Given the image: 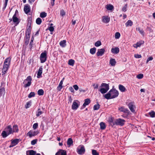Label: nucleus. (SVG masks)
I'll return each mask as SVG.
<instances>
[{
  "label": "nucleus",
  "instance_id": "38",
  "mask_svg": "<svg viewBox=\"0 0 155 155\" xmlns=\"http://www.w3.org/2000/svg\"><path fill=\"white\" fill-rule=\"evenodd\" d=\"M101 129L102 130H104L106 128V126L104 123L101 122L100 123Z\"/></svg>",
  "mask_w": 155,
  "mask_h": 155
},
{
  "label": "nucleus",
  "instance_id": "53",
  "mask_svg": "<svg viewBox=\"0 0 155 155\" xmlns=\"http://www.w3.org/2000/svg\"><path fill=\"white\" fill-rule=\"evenodd\" d=\"M143 74H139L137 76V78L139 79H140L143 78Z\"/></svg>",
  "mask_w": 155,
  "mask_h": 155
},
{
  "label": "nucleus",
  "instance_id": "21",
  "mask_svg": "<svg viewBox=\"0 0 155 155\" xmlns=\"http://www.w3.org/2000/svg\"><path fill=\"white\" fill-rule=\"evenodd\" d=\"M100 87L102 88H104V89L108 91L109 89V85L108 84L105 83H102L101 84Z\"/></svg>",
  "mask_w": 155,
  "mask_h": 155
},
{
  "label": "nucleus",
  "instance_id": "63",
  "mask_svg": "<svg viewBox=\"0 0 155 155\" xmlns=\"http://www.w3.org/2000/svg\"><path fill=\"white\" fill-rule=\"evenodd\" d=\"M37 142V140H34L31 141V143L32 145H34L35 143H36Z\"/></svg>",
  "mask_w": 155,
  "mask_h": 155
},
{
  "label": "nucleus",
  "instance_id": "32",
  "mask_svg": "<svg viewBox=\"0 0 155 155\" xmlns=\"http://www.w3.org/2000/svg\"><path fill=\"white\" fill-rule=\"evenodd\" d=\"M18 131V127L17 125H14L13 126V129H12V131H13V133L14 132H17Z\"/></svg>",
  "mask_w": 155,
  "mask_h": 155
},
{
  "label": "nucleus",
  "instance_id": "24",
  "mask_svg": "<svg viewBox=\"0 0 155 155\" xmlns=\"http://www.w3.org/2000/svg\"><path fill=\"white\" fill-rule=\"evenodd\" d=\"M12 20L13 22L16 23L17 24H18L19 22V21L18 18L16 17L15 14L13 16Z\"/></svg>",
  "mask_w": 155,
  "mask_h": 155
},
{
  "label": "nucleus",
  "instance_id": "40",
  "mask_svg": "<svg viewBox=\"0 0 155 155\" xmlns=\"http://www.w3.org/2000/svg\"><path fill=\"white\" fill-rule=\"evenodd\" d=\"M96 49V48L95 47L91 48L90 50V53L92 54H94L95 53Z\"/></svg>",
  "mask_w": 155,
  "mask_h": 155
},
{
  "label": "nucleus",
  "instance_id": "12",
  "mask_svg": "<svg viewBox=\"0 0 155 155\" xmlns=\"http://www.w3.org/2000/svg\"><path fill=\"white\" fill-rule=\"evenodd\" d=\"M91 102V101L89 99L87 98L84 101V103L83 104L81 109H83L86 106L88 105Z\"/></svg>",
  "mask_w": 155,
  "mask_h": 155
},
{
  "label": "nucleus",
  "instance_id": "54",
  "mask_svg": "<svg viewBox=\"0 0 155 155\" xmlns=\"http://www.w3.org/2000/svg\"><path fill=\"white\" fill-rule=\"evenodd\" d=\"M120 34L119 32H117L115 33V38H116V39L119 38H120Z\"/></svg>",
  "mask_w": 155,
  "mask_h": 155
},
{
  "label": "nucleus",
  "instance_id": "34",
  "mask_svg": "<svg viewBox=\"0 0 155 155\" xmlns=\"http://www.w3.org/2000/svg\"><path fill=\"white\" fill-rule=\"evenodd\" d=\"M66 40H63V41H61L60 42V45L61 47H64L66 45Z\"/></svg>",
  "mask_w": 155,
  "mask_h": 155
},
{
  "label": "nucleus",
  "instance_id": "48",
  "mask_svg": "<svg viewBox=\"0 0 155 155\" xmlns=\"http://www.w3.org/2000/svg\"><path fill=\"white\" fill-rule=\"evenodd\" d=\"M92 153L93 155H99V153L96 150H92Z\"/></svg>",
  "mask_w": 155,
  "mask_h": 155
},
{
  "label": "nucleus",
  "instance_id": "14",
  "mask_svg": "<svg viewBox=\"0 0 155 155\" xmlns=\"http://www.w3.org/2000/svg\"><path fill=\"white\" fill-rule=\"evenodd\" d=\"M105 51V50L104 48L99 49L97 53V55L98 56H101L104 54Z\"/></svg>",
  "mask_w": 155,
  "mask_h": 155
},
{
  "label": "nucleus",
  "instance_id": "19",
  "mask_svg": "<svg viewBox=\"0 0 155 155\" xmlns=\"http://www.w3.org/2000/svg\"><path fill=\"white\" fill-rule=\"evenodd\" d=\"M11 58L10 57H8L7 58L5 59L4 62V64H6V65L7 64L8 65L10 66L11 63Z\"/></svg>",
  "mask_w": 155,
  "mask_h": 155
},
{
  "label": "nucleus",
  "instance_id": "7",
  "mask_svg": "<svg viewBox=\"0 0 155 155\" xmlns=\"http://www.w3.org/2000/svg\"><path fill=\"white\" fill-rule=\"evenodd\" d=\"M128 107L131 112L134 113H135V109L136 107L134 103L131 102L129 103L128 104Z\"/></svg>",
  "mask_w": 155,
  "mask_h": 155
},
{
  "label": "nucleus",
  "instance_id": "6",
  "mask_svg": "<svg viewBox=\"0 0 155 155\" xmlns=\"http://www.w3.org/2000/svg\"><path fill=\"white\" fill-rule=\"evenodd\" d=\"M79 102L77 100H74L72 105V109L74 110H76L79 107Z\"/></svg>",
  "mask_w": 155,
  "mask_h": 155
},
{
  "label": "nucleus",
  "instance_id": "9",
  "mask_svg": "<svg viewBox=\"0 0 155 155\" xmlns=\"http://www.w3.org/2000/svg\"><path fill=\"white\" fill-rule=\"evenodd\" d=\"M118 109L120 112H123L127 114H129L130 113L129 110L127 109L124 108V107H120Z\"/></svg>",
  "mask_w": 155,
  "mask_h": 155
},
{
  "label": "nucleus",
  "instance_id": "18",
  "mask_svg": "<svg viewBox=\"0 0 155 155\" xmlns=\"http://www.w3.org/2000/svg\"><path fill=\"white\" fill-rule=\"evenodd\" d=\"M102 21L105 23H107L109 22L110 20V19L107 16H104L102 17Z\"/></svg>",
  "mask_w": 155,
  "mask_h": 155
},
{
  "label": "nucleus",
  "instance_id": "8",
  "mask_svg": "<svg viewBox=\"0 0 155 155\" xmlns=\"http://www.w3.org/2000/svg\"><path fill=\"white\" fill-rule=\"evenodd\" d=\"M11 143L9 146L10 147H13L16 145L19 142V140L18 139H15L14 140H11Z\"/></svg>",
  "mask_w": 155,
  "mask_h": 155
},
{
  "label": "nucleus",
  "instance_id": "22",
  "mask_svg": "<svg viewBox=\"0 0 155 155\" xmlns=\"http://www.w3.org/2000/svg\"><path fill=\"white\" fill-rule=\"evenodd\" d=\"M106 8L108 10L113 11L114 9V6L110 4L107 5L105 6Z\"/></svg>",
  "mask_w": 155,
  "mask_h": 155
},
{
  "label": "nucleus",
  "instance_id": "51",
  "mask_svg": "<svg viewBox=\"0 0 155 155\" xmlns=\"http://www.w3.org/2000/svg\"><path fill=\"white\" fill-rule=\"evenodd\" d=\"M31 102H28L25 105V107L26 108H28L30 107L31 105Z\"/></svg>",
  "mask_w": 155,
  "mask_h": 155
},
{
  "label": "nucleus",
  "instance_id": "42",
  "mask_svg": "<svg viewBox=\"0 0 155 155\" xmlns=\"http://www.w3.org/2000/svg\"><path fill=\"white\" fill-rule=\"evenodd\" d=\"M44 93V91L42 89H39L38 91V94L39 95H42Z\"/></svg>",
  "mask_w": 155,
  "mask_h": 155
},
{
  "label": "nucleus",
  "instance_id": "10",
  "mask_svg": "<svg viewBox=\"0 0 155 155\" xmlns=\"http://www.w3.org/2000/svg\"><path fill=\"white\" fill-rule=\"evenodd\" d=\"M38 134L37 131L30 130L27 134V135L28 136L30 137H31L36 135Z\"/></svg>",
  "mask_w": 155,
  "mask_h": 155
},
{
  "label": "nucleus",
  "instance_id": "64",
  "mask_svg": "<svg viewBox=\"0 0 155 155\" xmlns=\"http://www.w3.org/2000/svg\"><path fill=\"white\" fill-rule=\"evenodd\" d=\"M73 87L74 88V89L77 91L78 89V87L77 85H74L73 86Z\"/></svg>",
  "mask_w": 155,
  "mask_h": 155
},
{
  "label": "nucleus",
  "instance_id": "5",
  "mask_svg": "<svg viewBox=\"0 0 155 155\" xmlns=\"http://www.w3.org/2000/svg\"><path fill=\"white\" fill-rule=\"evenodd\" d=\"M85 149L83 145L79 146L77 149L78 153L80 155L83 154L85 152Z\"/></svg>",
  "mask_w": 155,
  "mask_h": 155
},
{
  "label": "nucleus",
  "instance_id": "36",
  "mask_svg": "<svg viewBox=\"0 0 155 155\" xmlns=\"http://www.w3.org/2000/svg\"><path fill=\"white\" fill-rule=\"evenodd\" d=\"M1 135L3 137L5 138L8 136L9 134L5 130H4L2 131Z\"/></svg>",
  "mask_w": 155,
  "mask_h": 155
},
{
  "label": "nucleus",
  "instance_id": "33",
  "mask_svg": "<svg viewBox=\"0 0 155 155\" xmlns=\"http://www.w3.org/2000/svg\"><path fill=\"white\" fill-rule=\"evenodd\" d=\"M133 24V22L130 20H128L125 23V25L127 27L129 26H131Z\"/></svg>",
  "mask_w": 155,
  "mask_h": 155
},
{
  "label": "nucleus",
  "instance_id": "23",
  "mask_svg": "<svg viewBox=\"0 0 155 155\" xmlns=\"http://www.w3.org/2000/svg\"><path fill=\"white\" fill-rule=\"evenodd\" d=\"M64 79V78H63L61 81L60 82V83L57 87V89L58 91H60L63 87L62 84Z\"/></svg>",
  "mask_w": 155,
  "mask_h": 155
},
{
  "label": "nucleus",
  "instance_id": "49",
  "mask_svg": "<svg viewBox=\"0 0 155 155\" xmlns=\"http://www.w3.org/2000/svg\"><path fill=\"white\" fill-rule=\"evenodd\" d=\"M35 93L34 92H31L28 95L29 98H31L32 97H34L35 95Z\"/></svg>",
  "mask_w": 155,
  "mask_h": 155
},
{
  "label": "nucleus",
  "instance_id": "30",
  "mask_svg": "<svg viewBox=\"0 0 155 155\" xmlns=\"http://www.w3.org/2000/svg\"><path fill=\"white\" fill-rule=\"evenodd\" d=\"M119 89L120 91L122 92H125L126 91L125 87L121 85H119Z\"/></svg>",
  "mask_w": 155,
  "mask_h": 155
},
{
  "label": "nucleus",
  "instance_id": "59",
  "mask_svg": "<svg viewBox=\"0 0 155 155\" xmlns=\"http://www.w3.org/2000/svg\"><path fill=\"white\" fill-rule=\"evenodd\" d=\"M134 56L135 58H141L142 57L141 55L139 54H135Z\"/></svg>",
  "mask_w": 155,
  "mask_h": 155
},
{
  "label": "nucleus",
  "instance_id": "31",
  "mask_svg": "<svg viewBox=\"0 0 155 155\" xmlns=\"http://www.w3.org/2000/svg\"><path fill=\"white\" fill-rule=\"evenodd\" d=\"M73 143V141L72 139L70 138L68 139L67 140V145L69 147H70L71 145H72Z\"/></svg>",
  "mask_w": 155,
  "mask_h": 155
},
{
  "label": "nucleus",
  "instance_id": "20",
  "mask_svg": "<svg viewBox=\"0 0 155 155\" xmlns=\"http://www.w3.org/2000/svg\"><path fill=\"white\" fill-rule=\"evenodd\" d=\"M111 52L115 54H117L119 52V49L118 48L116 47L115 48H112L111 49Z\"/></svg>",
  "mask_w": 155,
  "mask_h": 155
},
{
  "label": "nucleus",
  "instance_id": "2",
  "mask_svg": "<svg viewBox=\"0 0 155 155\" xmlns=\"http://www.w3.org/2000/svg\"><path fill=\"white\" fill-rule=\"evenodd\" d=\"M31 81L32 78L31 76H28L23 82V84H25L24 87H26L29 86L31 84Z\"/></svg>",
  "mask_w": 155,
  "mask_h": 155
},
{
  "label": "nucleus",
  "instance_id": "57",
  "mask_svg": "<svg viewBox=\"0 0 155 155\" xmlns=\"http://www.w3.org/2000/svg\"><path fill=\"white\" fill-rule=\"evenodd\" d=\"M38 123L34 124L33 126V128L34 130L36 129L38 127Z\"/></svg>",
  "mask_w": 155,
  "mask_h": 155
},
{
  "label": "nucleus",
  "instance_id": "4",
  "mask_svg": "<svg viewBox=\"0 0 155 155\" xmlns=\"http://www.w3.org/2000/svg\"><path fill=\"white\" fill-rule=\"evenodd\" d=\"M125 122V120L124 119L119 118L116 119L115 121V123L113 124V125L116 124L118 125L122 126L124 124Z\"/></svg>",
  "mask_w": 155,
  "mask_h": 155
},
{
  "label": "nucleus",
  "instance_id": "44",
  "mask_svg": "<svg viewBox=\"0 0 155 155\" xmlns=\"http://www.w3.org/2000/svg\"><path fill=\"white\" fill-rule=\"evenodd\" d=\"M36 22L38 25L41 24L42 22L41 19L39 18H38L36 20Z\"/></svg>",
  "mask_w": 155,
  "mask_h": 155
},
{
  "label": "nucleus",
  "instance_id": "61",
  "mask_svg": "<svg viewBox=\"0 0 155 155\" xmlns=\"http://www.w3.org/2000/svg\"><path fill=\"white\" fill-rule=\"evenodd\" d=\"M54 28L52 26H50L48 28V30L51 32H52L54 31Z\"/></svg>",
  "mask_w": 155,
  "mask_h": 155
},
{
  "label": "nucleus",
  "instance_id": "60",
  "mask_svg": "<svg viewBox=\"0 0 155 155\" xmlns=\"http://www.w3.org/2000/svg\"><path fill=\"white\" fill-rule=\"evenodd\" d=\"M60 15L62 16H64L65 15V13L64 11L63 10H62L61 11Z\"/></svg>",
  "mask_w": 155,
  "mask_h": 155
},
{
  "label": "nucleus",
  "instance_id": "28",
  "mask_svg": "<svg viewBox=\"0 0 155 155\" xmlns=\"http://www.w3.org/2000/svg\"><path fill=\"white\" fill-rule=\"evenodd\" d=\"M104 96L105 97V98L107 99H112L111 95L110 93V91H109L107 94H105Z\"/></svg>",
  "mask_w": 155,
  "mask_h": 155
},
{
  "label": "nucleus",
  "instance_id": "13",
  "mask_svg": "<svg viewBox=\"0 0 155 155\" xmlns=\"http://www.w3.org/2000/svg\"><path fill=\"white\" fill-rule=\"evenodd\" d=\"M9 66V65L7 64L6 65V64H4L2 71V73L3 74H5L6 72L8 69Z\"/></svg>",
  "mask_w": 155,
  "mask_h": 155
},
{
  "label": "nucleus",
  "instance_id": "25",
  "mask_svg": "<svg viewBox=\"0 0 155 155\" xmlns=\"http://www.w3.org/2000/svg\"><path fill=\"white\" fill-rule=\"evenodd\" d=\"M24 10L25 13L28 14L30 10L29 6L28 5H26L25 6Z\"/></svg>",
  "mask_w": 155,
  "mask_h": 155
},
{
  "label": "nucleus",
  "instance_id": "47",
  "mask_svg": "<svg viewBox=\"0 0 155 155\" xmlns=\"http://www.w3.org/2000/svg\"><path fill=\"white\" fill-rule=\"evenodd\" d=\"M101 44V41H97L95 43L94 45L96 47H98L100 46Z\"/></svg>",
  "mask_w": 155,
  "mask_h": 155
},
{
  "label": "nucleus",
  "instance_id": "55",
  "mask_svg": "<svg viewBox=\"0 0 155 155\" xmlns=\"http://www.w3.org/2000/svg\"><path fill=\"white\" fill-rule=\"evenodd\" d=\"M127 4H125L124 6L123 7L122 10L123 12H125L127 11Z\"/></svg>",
  "mask_w": 155,
  "mask_h": 155
},
{
  "label": "nucleus",
  "instance_id": "39",
  "mask_svg": "<svg viewBox=\"0 0 155 155\" xmlns=\"http://www.w3.org/2000/svg\"><path fill=\"white\" fill-rule=\"evenodd\" d=\"M100 107V105L98 104L95 105L93 107V109L94 110H98Z\"/></svg>",
  "mask_w": 155,
  "mask_h": 155
},
{
  "label": "nucleus",
  "instance_id": "62",
  "mask_svg": "<svg viewBox=\"0 0 155 155\" xmlns=\"http://www.w3.org/2000/svg\"><path fill=\"white\" fill-rule=\"evenodd\" d=\"M153 59V58L152 57H150L148 58L147 60L146 61V63L147 64L148 63V62L150 61H151Z\"/></svg>",
  "mask_w": 155,
  "mask_h": 155
},
{
  "label": "nucleus",
  "instance_id": "37",
  "mask_svg": "<svg viewBox=\"0 0 155 155\" xmlns=\"http://www.w3.org/2000/svg\"><path fill=\"white\" fill-rule=\"evenodd\" d=\"M101 94H104L106 93L107 91L108 90H106L104 89V88H102L99 90Z\"/></svg>",
  "mask_w": 155,
  "mask_h": 155
},
{
  "label": "nucleus",
  "instance_id": "58",
  "mask_svg": "<svg viewBox=\"0 0 155 155\" xmlns=\"http://www.w3.org/2000/svg\"><path fill=\"white\" fill-rule=\"evenodd\" d=\"M93 86L94 89L97 88L98 87V85L97 83H94L93 84Z\"/></svg>",
  "mask_w": 155,
  "mask_h": 155
},
{
  "label": "nucleus",
  "instance_id": "3",
  "mask_svg": "<svg viewBox=\"0 0 155 155\" xmlns=\"http://www.w3.org/2000/svg\"><path fill=\"white\" fill-rule=\"evenodd\" d=\"M112 99L115 98L117 97L119 93L117 91L114 89H112L110 90V91Z\"/></svg>",
  "mask_w": 155,
  "mask_h": 155
},
{
  "label": "nucleus",
  "instance_id": "50",
  "mask_svg": "<svg viewBox=\"0 0 155 155\" xmlns=\"http://www.w3.org/2000/svg\"><path fill=\"white\" fill-rule=\"evenodd\" d=\"M109 121L110 124H111V125H112V126H113L114 125H113V124L115 123V121L114 122L112 118L109 119Z\"/></svg>",
  "mask_w": 155,
  "mask_h": 155
},
{
  "label": "nucleus",
  "instance_id": "16",
  "mask_svg": "<svg viewBox=\"0 0 155 155\" xmlns=\"http://www.w3.org/2000/svg\"><path fill=\"white\" fill-rule=\"evenodd\" d=\"M144 43V41H140L138 42L136 44H134L133 46L134 48H137L138 47H140Z\"/></svg>",
  "mask_w": 155,
  "mask_h": 155
},
{
  "label": "nucleus",
  "instance_id": "56",
  "mask_svg": "<svg viewBox=\"0 0 155 155\" xmlns=\"http://www.w3.org/2000/svg\"><path fill=\"white\" fill-rule=\"evenodd\" d=\"M33 40L34 38L32 37L31 39V42L29 45V46L30 48H31L32 47V43L33 41Z\"/></svg>",
  "mask_w": 155,
  "mask_h": 155
},
{
  "label": "nucleus",
  "instance_id": "15",
  "mask_svg": "<svg viewBox=\"0 0 155 155\" xmlns=\"http://www.w3.org/2000/svg\"><path fill=\"white\" fill-rule=\"evenodd\" d=\"M55 155H67L66 152L65 150L60 149L56 153Z\"/></svg>",
  "mask_w": 155,
  "mask_h": 155
},
{
  "label": "nucleus",
  "instance_id": "43",
  "mask_svg": "<svg viewBox=\"0 0 155 155\" xmlns=\"http://www.w3.org/2000/svg\"><path fill=\"white\" fill-rule=\"evenodd\" d=\"M47 16V13L45 12H42L40 14V17L41 18H44Z\"/></svg>",
  "mask_w": 155,
  "mask_h": 155
},
{
  "label": "nucleus",
  "instance_id": "17",
  "mask_svg": "<svg viewBox=\"0 0 155 155\" xmlns=\"http://www.w3.org/2000/svg\"><path fill=\"white\" fill-rule=\"evenodd\" d=\"M42 70H43V67L42 66H40L38 70V73H37V77L38 78H39L42 73Z\"/></svg>",
  "mask_w": 155,
  "mask_h": 155
},
{
  "label": "nucleus",
  "instance_id": "1",
  "mask_svg": "<svg viewBox=\"0 0 155 155\" xmlns=\"http://www.w3.org/2000/svg\"><path fill=\"white\" fill-rule=\"evenodd\" d=\"M47 58V53L46 51L42 52L40 56V59L41 63H43L46 61Z\"/></svg>",
  "mask_w": 155,
  "mask_h": 155
},
{
  "label": "nucleus",
  "instance_id": "52",
  "mask_svg": "<svg viewBox=\"0 0 155 155\" xmlns=\"http://www.w3.org/2000/svg\"><path fill=\"white\" fill-rule=\"evenodd\" d=\"M31 34V31L29 28H28L26 31V35L27 36H30Z\"/></svg>",
  "mask_w": 155,
  "mask_h": 155
},
{
  "label": "nucleus",
  "instance_id": "35",
  "mask_svg": "<svg viewBox=\"0 0 155 155\" xmlns=\"http://www.w3.org/2000/svg\"><path fill=\"white\" fill-rule=\"evenodd\" d=\"M42 112L41 111L40 108H38V110L36 112V115L38 117L42 114Z\"/></svg>",
  "mask_w": 155,
  "mask_h": 155
},
{
  "label": "nucleus",
  "instance_id": "11",
  "mask_svg": "<svg viewBox=\"0 0 155 155\" xmlns=\"http://www.w3.org/2000/svg\"><path fill=\"white\" fill-rule=\"evenodd\" d=\"M5 130L9 135L13 134V131H12V126L10 125L7 126L5 129Z\"/></svg>",
  "mask_w": 155,
  "mask_h": 155
},
{
  "label": "nucleus",
  "instance_id": "29",
  "mask_svg": "<svg viewBox=\"0 0 155 155\" xmlns=\"http://www.w3.org/2000/svg\"><path fill=\"white\" fill-rule=\"evenodd\" d=\"M136 30L139 32L143 36L144 35V32L142 29L139 27L136 28Z\"/></svg>",
  "mask_w": 155,
  "mask_h": 155
},
{
  "label": "nucleus",
  "instance_id": "27",
  "mask_svg": "<svg viewBox=\"0 0 155 155\" xmlns=\"http://www.w3.org/2000/svg\"><path fill=\"white\" fill-rule=\"evenodd\" d=\"M116 61L114 59L111 58L110 59V64L112 66H114L116 64Z\"/></svg>",
  "mask_w": 155,
  "mask_h": 155
},
{
  "label": "nucleus",
  "instance_id": "41",
  "mask_svg": "<svg viewBox=\"0 0 155 155\" xmlns=\"http://www.w3.org/2000/svg\"><path fill=\"white\" fill-rule=\"evenodd\" d=\"M74 63V61L72 59H70L68 61V64L71 66H73Z\"/></svg>",
  "mask_w": 155,
  "mask_h": 155
},
{
  "label": "nucleus",
  "instance_id": "46",
  "mask_svg": "<svg viewBox=\"0 0 155 155\" xmlns=\"http://www.w3.org/2000/svg\"><path fill=\"white\" fill-rule=\"evenodd\" d=\"M149 114L151 117H155V112L154 111H152L150 112L149 113Z\"/></svg>",
  "mask_w": 155,
  "mask_h": 155
},
{
  "label": "nucleus",
  "instance_id": "45",
  "mask_svg": "<svg viewBox=\"0 0 155 155\" xmlns=\"http://www.w3.org/2000/svg\"><path fill=\"white\" fill-rule=\"evenodd\" d=\"M5 94V89L4 87H2L0 89V94L2 95H4Z\"/></svg>",
  "mask_w": 155,
  "mask_h": 155
},
{
  "label": "nucleus",
  "instance_id": "26",
  "mask_svg": "<svg viewBox=\"0 0 155 155\" xmlns=\"http://www.w3.org/2000/svg\"><path fill=\"white\" fill-rule=\"evenodd\" d=\"M36 153V151L33 150H29L26 152L27 155H35Z\"/></svg>",
  "mask_w": 155,
  "mask_h": 155
}]
</instances>
